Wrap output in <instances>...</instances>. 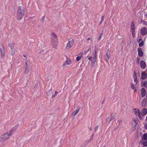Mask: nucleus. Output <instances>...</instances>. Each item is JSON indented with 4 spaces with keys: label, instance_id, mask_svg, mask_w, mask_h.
<instances>
[{
    "label": "nucleus",
    "instance_id": "47",
    "mask_svg": "<svg viewBox=\"0 0 147 147\" xmlns=\"http://www.w3.org/2000/svg\"><path fill=\"white\" fill-rule=\"evenodd\" d=\"M94 52H96V46H95L94 47Z\"/></svg>",
    "mask_w": 147,
    "mask_h": 147
},
{
    "label": "nucleus",
    "instance_id": "32",
    "mask_svg": "<svg viewBox=\"0 0 147 147\" xmlns=\"http://www.w3.org/2000/svg\"><path fill=\"white\" fill-rule=\"evenodd\" d=\"M104 18H105L104 16H102V18H101V21H100V22L99 23V24H100L102 23V21L104 20Z\"/></svg>",
    "mask_w": 147,
    "mask_h": 147
},
{
    "label": "nucleus",
    "instance_id": "4",
    "mask_svg": "<svg viewBox=\"0 0 147 147\" xmlns=\"http://www.w3.org/2000/svg\"><path fill=\"white\" fill-rule=\"evenodd\" d=\"M5 49L2 46L0 45V51L1 52V55L2 59L5 56Z\"/></svg>",
    "mask_w": 147,
    "mask_h": 147
},
{
    "label": "nucleus",
    "instance_id": "26",
    "mask_svg": "<svg viewBox=\"0 0 147 147\" xmlns=\"http://www.w3.org/2000/svg\"><path fill=\"white\" fill-rule=\"evenodd\" d=\"M65 62L67 64L69 65L71 63V61L69 59L67 58Z\"/></svg>",
    "mask_w": 147,
    "mask_h": 147
},
{
    "label": "nucleus",
    "instance_id": "17",
    "mask_svg": "<svg viewBox=\"0 0 147 147\" xmlns=\"http://www.w3.org/2000/svg\"><path fill=\"white\" fill-rule=\"evenodd\" d=\"M79 54H80V55L77 57L76 58V60L77 61H79L80 60L82 57L83 53H81L79 54Z\"/></svg>",
    "mask_w": 147,
    "mask_h": 147
},
{
    "label": "nucleus",
    "instance_id": "59",
    "mask_svg": "<svg viewBox=\"0 0 147 147\" xmlns=\"http://www.w3.org/2000/svg\"><path fill=\"white\" fill-rule=\"evenodd\" d=\"M90 130H92V128L91 127H90Z\"/></svg>",
    "mask_w": 147,
    "mask_h": 147
},
{
    "label": "nucleus",
    "instance_id": "61",
    "mask_svg": "<svg viewBox=\"0 0 147 147\" xmlns=\"http://www.w3.org/2000/svg\"><path fill=\"white\" fill-rule=\"evenodd\" d=\"M103 102H104V101H103L102 102V104H103Z\"/></svg>",
    "mask_w": 147,
    "mask_h": 147
},
{
    "label": "nucleus",
    "instance_id": "62",
    "mask_svg": "<svg viewBox=\"0 0 147 147\" xmlns=\"http://www.w3.org/2000/svg\"><path fill=\"white\" fill-rule=\"evenodd\" d=\"M93 136V134H92V137Z\"/></svg>",
    "mask_w": 147,
    "mask_h": 147
},
{
    "label": "nucleus",
    "instance_id": "60",
    "mask_svg": "<svg viewBox=\"0 0 147 147\" xmlns=\"http://www.w3.org/2000/svg\"><path fill=\"white\" fill-rule=\"evenodd\" d=\"M146 98L147 99V94H146Z\"/></svg>",
    "mask_w": 147,
    "mask_h": 147
},
{
    "label": "nucleus",
    "instance_id": "25",
    "mask_svg": "<svg viewBox=\"0 0 147 147\" xmlns=\"http://www.w3.org/2000/svg\"><path fill=\"white\" fill-rule=\"evenodd\" d=\"M9 54L12 56H13L15 54V50L13 49L11 50Z\"/></svg>",
    "mask_w": 147,
    "mask_h": 147
},
{
    "label": "nucleus",
    "instance_id": "21",
    "mask_svg": "<svg viewBox=\"0 0 147 147\" xmlns=\"http://www.w3.org/2000/svg\"><path fill=\"white\" fill-rule=\"evenodd\" d=\"M131 88L134 90L135 91H136V87L135 86L134 84L133 83L131 84Z\"/></svg>",
    "mask_w": 147,
    "mask_h": 147
},
{
    "label": "nucleus",
    "instance_id": "38",
    "mask_svg": "<svg viewBox=\"0 0 147 147\" xmlns=\"http://www.w3.org/2000/svg\"><path fill=\"white\" fill-rule=\"evenodd\" d=\"M90 49L89 48L87 50L85 51L84 52V53L85 54H86L87 53H88L90 51Z\"/></svg>",
    "mask_w": 147,
    "mask_h": 147
},
{
    "label": "nucleus",
    "instance_id": "10",
    "mask_svg": "<svg viewBox=\"0 0 147 147\" xmlns=\"http://www.w3.org/2000/svg\"><path fill=\"white\" fill-rule=\"evenodd\" d=\"M15 45V43L13 42L9 44V47L11 48V50L14 49Z\"/></svg>",
    "mask_w": 147,
    "mask_h": 147
},
{
    "label": "nucleus",
    "instance_id": "39",
    "mask_svg": "<svg viewBox=\"0 0 147 147\" xmlns=\"http://www.w3.org/2000/svg\"><path fill=\"white\" fill-rule=\"evenodd\" d=\"M140 58L138 57L137 58V63H139L140 61Z\"/></svg>",
    "mask_w": 147,
    "mask_h": 147
},
{
    "label": "nucleus",
    "instance_id": "43",
    "mask_svg": "<svg viewBox=\"0 0 147 147\" xmlns=\"http://www.w3.org/2000/svg\"><path fill=\"white\" fill-rule=\"evenodd\" d=\"M134 82L136 83V84H137V78L134 79Z\"/></svg>",
    "mask_w": 147,
    "mask_h": 147
},
{
    "label": "nucleus",
    "instance_id": "24",
    "mask_svg": "<svg viewBox=\"0 0 147 147\" xmlns=\"http://www.w3.org/2000/svg\"><path fill=\"white\" fill-rule=\"evenodd\" d=\"M16 130V129H15V128L14 127H13V128H12L10 131H9V133L11 134V135L12 134V133L13 132H14Z\"/></svg>",
    "mask_w": 147,
    "mask_h": 147
},
{
    "label": "nucleus",
    "instance_id": "19",
    "mask_svg": "<svg viewBox=\"0 0 147 147\" xmlns=\"http://www.w3.org/2000/svg\"><path fill=\"white\" fill-rule=\"evenodd\" d=\"M30 71V69L28 68V67H25L24 70V73L26 74H27Z\"/></svg>",
    "mask_w": 147,
    "mask_h": 147
},
{
    "label": "nucleus",
    "instance_id": "3",
    "mask_svg": "<svg viewBox=\"0 0 147 147\" xmlns=\"http://www.w3.org/2000/svg\"><path fill=\"white\" fill-rule=\"evenodd\" d=\"M69 42L67 44L66 47V49H69L72 47L73 45L74 42V40L72 39L71 40H70V38L68 40Z\"/></svg>",
    "mask_w": 147,
    "mask_h": 147
},
{
    "label": "nucleus",
    "instance_id": "30",
    "mask_svg": "<svg viewBox=\"0 0 147 147\" xmlns=\"http://www.w3.org/2000/svg\"><path fill=\"white\" fill-rule=\"evenodd\" d=\"M135 28V23L133 21H132L131 23V28Z\"/></svg>",
    "mask_w": 147,
    "mask_h": 147
},
{
    "label": "nucleus",
    "instance_id": "16",
    "mask_svg": "<svg viewBox=\"0 0 147 147\" xmlns=\"http://www.w3.org/2000/svg\"><path fill=\"white\" fill-rule=\"evenodd\" d=\"M110 57V53L109 52V53L107 52L106 53L105 57V59L106 61H107L108 60L109 58Z\"/></svg>",
    "mask_w": 147,
    "mask_h": 147
},
{
    "label": "nucleus",
    "instance_id": "42",
    "mask_svg": "<svg viewBox=\"0 0 147 147\" xmlns=\"http://www.w3.org/2000/svg\"><path fill=\"white\" fill-rule=\"evenodd\" d=\"M141 23H143L144 24H145L146 23V22H145L144 20H141Z\"/></svg>",
    "mask_w": 147,
    "mask_h": 147
},
{
    "label": "nucleus",
    "instance_id": "34",
    "mask_svg": "<svg viewBox=\"0 0 147 147\" xmlns=\"http://www.w3.org/2000/svg\"><path fill=\"white\" fill-rule=\"evenodd\" d=\"M110 115H112V119H114L116 118V114H115L114 115L113 114H111Z\"/></svg>",
    "mask_w": 147,
    "mask_h": 147
},
{
    "label": "nucleus",
    "instance_id": "27",
    "mask_svg": "<svg viewBox=\"0 0 147 147\" xmlns=\"http://www.w3.org/2000/svg\"><path fill=\"white\" fill-rule=\"evenodd\" d=\"M25 65H26V66L25 67H28V66H29L30 65V63L29 62H28V61L27 60H26L25 61Z\"/></svg>",
    "mask_w": 147,
    "mask_h": 147
},
{
    "label": "nucleus",
    "instance_id": "45",
    "mask_svg": "<svg viewBox=\"0 0 147 147\" xmlns=\"http://www.w3.org/2000/svg\"><path fill=\"white\" fill-rule=\"evenodd\" d=\"M38 83L36 82V83L35 84V86L34 87V88H36L37 87V86L38 85Z\"/></svg>",
    "mask_w": 147,
    "mask_h": 147
},
{
    "label": "nucleus",
    "instance_id": "51",
    "mask_svg": "<svg viewBox=\"0 0 147 147\" xmlns=\"http://www.w3.org/2000/svg\"><path fill=\"white\" fill-rule=\"evenodd\" d=\"M132 36H135V32H134V33H132Z\"/></svg>",
    "mask_w": 147,
    "mask_h": 147
},
{
    "label": "nucleus",
    "instance_id": "48",
    "mask_svg": "<svg viewBox=\"0 0 147 147\" xmlns=\"http://www.w3.org/2000/svg\"><path fill=\"white\" fill-rule=\"evenodd\" d=\"M96 58H95L94 57V58H93V61H94V62H96Z\"/></svg>",
    "mask_w": 147,
    "mask_h": 147
},
{
    "label": "nucleus",
    "instance_id": "49",
    "mask_svg": "<svg viewBox=\"0 0 147 147\" xmlns=\"http://www.w3.org/2000/svg\"><path fill=\"white\" fill-rule=\"evenodd\" d=\"M145 127L146 129H147V124L145 125Z\"/></svg>",
    "mask_w": 147,
    "mask_h": 147
},
{
    "label": "nucleus",
    "instance_id": "18",
    "mask_svg": "<svg viewBox=\"0 0 147 147\" xmlns=\"http://www.w3.org/2000/svg\"><path fill=\"white\" fill-rule=\"evenodd\" d=\"M146 100L145 98L143 99L142 102V105L143 107H144L146 105Z\"/></svg>",
    "mask_w": 147,
    "mask_h": 147
},
{
    "label": "nucleus",
    "instance_id": "57",
    "mask_svg": "<svg viewBox=\"0 0 147 147\" xmlns=\"http://www.w3.org/2000/svg\"><path fill=\"white\" fill-rule=\"evenodd\" d=\"M23 56L24 57H26V55H23Z\"/></svg>",
    "mask_w": 147,
    "mask_h": 147
},
{
    "label": "nucleus",
    "instance_id": "46",
    "mask_svg": "<svg viewBox=\"0 0 147 147\" xmlns=\"http://www.w3.org/2000/svg\"><path fill=\"white\" fill-rule=\"evenodd\" d=\"M94 53H95L94 54V57L97 58V55L96 54V52H94Z\"/></svg>",
    "mask_w": 147,
    "mask_h": 147
},
{
    "label": "nucleus",
    "instance_id": "56",
    "mask_svg": "<svg viewBox=\"0 0 147 147\" xmlns=\"http://www.w3.org/2000/svg\"><path fill=\"white\" fill-rule=\"evenodd\" d=\"M66 65L65 63H64L63 65V66H65Z\"/></svg>",
    "mask_w": 147,
    "mask_h": 147
},
{
    "label": "nucleus",
    "instance_id": "31",
    "mask_svg": "<svg viewBox=\"0 0 147 147\" xmlns=\"http://www.w3.org/2000/svg\"><path fill=\"white\" fill-rule=\"evenodd\" d=\"M103 34V32L102 31L101 33L100 34L98 38V40H100L101 38V37L102 36Z\"/></svg>",
    "mask_w": 147,
    "mask_h": 147
},
{
    "label": "nucleus",
    "instance_id": "40",
    "mask_svg": "<svg viewBox=\"0 0 147 147\" xmlns=\"http://www.w3.org/2000/svg\"><path fill=\"white\" fill-rule=\"evenodd\" d=\"M45 16H43L42 18L41 21H42V22H43L45 20Z\"/></svg>",
    "mask_w": 147,
    "mask_h": 147
},
{
    "label": "nucleus",
    "instance_id": "9",
    "mask_svg": "<svg viewBox=\"0 0 147 147\" xmlns=\"http://www.w3.org/2000/svg\"><path fill=\"white\" fill-rule=\"evenodd\" d=\"M138 56L140 57L142 56L143 54L141 48H138Z\"/></svg>",
    "mask_w": 147,
    "mask_h": 147
},
{
    "label": "nucleus",
    "instance_id": "14",
    "mask_svg": "<svg viewBox=\"0 0 147 147\" xmlns=\"http://www.w3.org/2000/svg\"><path fill=\"white\" fill-rule=\"evenodd\" d=\"M80 109V108L79 107L77 108L74 112L72 114V115L73 116H75L79 112Z\"/></svg>",
    "mask_w": 147,
    "mask_h": 147
},
{
    "label": "nucleus",
    "instance_id": "55",
    "mask_svg": "<svg viewBox=\"0 0 147 147\" xmlns=\"http://www.w3.org/2000/svg\"><path fill=\"white\" fill-rule=\"evenodd\" d=\"M90 37H88V39H87V40H90Z\"/></svg>",
    "mask_w": 147,
    "mask_h": 147
},
{
    "label": "nucleus",
    "instance_id": "8",
    "mask_svg": "<svg viewBox=\"0 0 147 147\" xmlns=\"http://www.w3.org/2000/svg\"><path fill=\"white\" fill-rule=\"evenodd\" d=\"M147 78V74L145 71L143 72L141 74V78L143 80Z\"/></svg>",
    "mask_w": 147,
    "mask_h": 147
},
{
    "label": "nucleus",
    "instance_id": "6",
    "mask_svg": "<svg viewBox=\"0 0 147 147\" xmlns=\"http://www.w3.org/2000/svg\"><path fill=\"white\" fill-rule=\"evenodd\" d=\"M57 40L58 39H57L55 40V39H52V45L55 48H56V47L57 45Z\"/></svg>",
    "mask_w": 147,
    "mask_h": 147
},
{
    "label": "nucleus",
    "instance_id": "58",
    "mask_svg": "<svg viewBox=\"0 0 147 147\" xmlns=\"http://www.w3.org/2000/svg\"><path fill=\"white\" fill-rule=\"evenodd\" d=\"M145 16H146V18H147V13L146 14Z\"/></svg>",
    "mask_w": 147,
    "mask_h": 147
},
{
    "label": "nucleus",
    "instance_id": "54",
    "mask_svg": "<svg viewBox=\"0 0 147 147\" xmlns=\"http://www.w3.org/2000/svg\"><path fill=\"white\" fill-rule=\"evenodd\" d=\"M43 50H41L40 52V53H41L42 52H43Z\"/></svg>",
    "mask_w": 147,
    "mask_h": 147
},
{
    "label": "nucleus",
    "instance_id": "33",
    "mask_svg": "<svg viewBox=\"0 0 147 147\" xmlns=\"http://www.w3.org/2000/svg\"><path fill=\"white\" fill-rule=\"evenodd\" d=\"M134 75L133 76V78H134V79H135L136 78H137V76L136 75V71H134Z\"/></svg>",
    "mask_w": 147,
    "mask_h": 147
},
{
    "label": "nucleus",
    "instance_id": "63",
    "mask_svg": "<svg viewBox=\"0 0 147 147\" xmlns=\"http://www.w3.org/2000/svg\"><path fill=\"white\" fill-rule=\"evenodd\" d=\"M103 147H104V146Z\"/></svg>",
    "mask_w": 147,
    "mask_h": 147
},
{
    "label": "nucleus",
    "instance_id": "28",
    "mask_svg": "<svg viewBox=\"0 0 147 147\" xmlns=\"http://www.w3.org/2000/svg\"><path fill=\"white\" fill-rule=\"evenodd\" d=\"M142 86L147 88V81L145 82L143 85H142Z\"/></svg>",
    "mask_w": 147,
    "mask_h": 147
},
{
    "label": "nucleus",
    "instance_id": "52",
    "mask_svg": "<svg viewBox=\"0 0 147 147\" xmlns=\"http://www.w3.org/2000/svg\"><path fill=\"white\" fill-rule=\"evenodd\" d=\"M109 53H110V49H108L107 52L109 53Z\"/></svg>",
    "mask_w": 147,
    "mask_h": 147
},
{
    "label": "nucleus",
    "instance_id": "5",
    "mask_svg": "<svg viewBox=\"0 0 147 147\" xmlns=\"http://www.w3.org/2000/svg\"><path fill=\"white\" fill-rule=\"evenodd\" d=\"M140 32L142 35H146L147 34V28L145 27H142L141 29Z\"/></svg>",
    "mask_w": 147,
    "mask_h": 147
},
{
    "label": "nucleus",
    "instance_id": "2",
    "mask_svg": "<svg viewBox=\"0 0 147 147\" xmlns=\"http://www.w3.org/2000/svg\"><path fill=\"white\" fill-rule=\"evenodd\" d=\"M11 136V134L9 132L6 133L4 134H2L0 138L1 142H3L8 139Z\"/></svg>",
    "mask_w": 147,
    "mask_h": 147
},
{
    "label": "nucleus",
    "instance_id": "53",
    "mask_svg": "<svg viewBox=\"0 0 147 147\" xmlns=\"http://www.w3.org/2000/svg\"><path fill=\"white\" fill-rule=\"evenodd\" d=\"M140 119L142 120L143 119V117H142L141 116H140Z\"/></svg>",
    "mask_w": 147,
    "mask_h": 147
},
{
    "label": "nucleus",
    "instance_id": "44",
    "mask_svg": "<svg viewBox=\"0 0 147 147\" xmlns=\"http://www.w3.org/2000/svg\"><path fill=\"white\" fill-rule=\"evenodd\" d=\"M19 126V125L18 124L16 125V126L14 127L15 128V129H16Z\"/></svg>",
    "mask_w": 147,
    "mask_h": 147
},
{
    "label": "nucleus",
    "instance_id": "13",
    "mask_svg": "<svg viewBox=\"0 0 147 147\" xmlns=\"http://www.w3.org/2000/svg\"><path fill=\"white\" fill-rule=\"evenodd\" d=\"M143 140L147 141V133L144 134L142 137Z\"/></svg>",
    "mask_w": 147,
    "mask_h": 147
},
{
    "label": "nucleus",
    "instance_id": "23",
    "mask_svg": "<svg viewBox=\"0 0 147 147\" xmlns=\"http://www.w3.org/2000/svg\"><path fill=\"white\" fill-rule=\"evenodd\" d=\"M136 115H137L139 117V118H140V113L139 110H137L135 112Z\"/></svg>",
    "mask_w": 147,
    "mask_h": 147
},
{
    "label": "nucleus",
    "instance_id": "37",
    "mask_svg": "<svg viewBox=\"0 0 147 147\" xmlns=\"http://www.w3.org/2000/svg\"><path fill=\"white\" fill-rule=\"evenodd\" d=\"M57 93H58V92H57L56 91H55V94L54 95H53L52 96V98H53L55 97L56 96V95H57Z\"/></svg>",
    "mask_w": 147,
    "mask_h": 147
},
{
    "label": "nucleus",
    "instance_id": "1",
    "mask_svg": "<svg viewBox=\"0 0 147 147\" xmlns=\"http://www.w3.org/2000/svg\"><path fill=\"white\" fill-rule=\"evenodd\" d=\"M25 8L23 6H19L17 12V18L18 20H21L24 15Z\"/></svg>",
    "mask_w": 147,
    "mask_h": 147
},
{
    "label": "nucleus",
    "instance_id": "29",
    "mask_svg": "<svg viewBox=\"0 0 147 147\" xmlns=\"http://www.w3.org/2000/svg\"><path fill=\"white\" fill-rule=\"evenodd\" d=\"M52 89H51L47 93V95L48 96H50L51 94H52Z\"/></svg>",
    "mask_w": 147,
    "mask_h": 147
},
{
    "label": "nucleus",
    "instance_id": "12",
    "mask_svg": "<svg viewBox=\"0 0 147 147\" xmlns=\"http://www.w3.org/2000/svg\"><path fill=\"white\" fill-rule=\"evenodd\" d=\"M139 46L140 47H142L144 45V42L142 39H140L138 41Z\"/></svg>",
    "mask_w": 147,
    "mask_h": 147
},
{
    "label": "nucleus",
    "instance_id": "50",
    "mask_svg": "<svg viewBox=\"0 0 147 147\" xmlns=\"http://www.w3.org/2000/svg\"><path fill=\"white\" fill-rule=\"evenodd\" d=\"M92 58V57H90L88 58V59L90 60H91Z\"/></svg>",
    "mask_w": 147,
    "mask_h": 147
},
{
    "label": "nucleus",
    "instance_id": "22",
    "mask_svg": "<svg viewBox=\"0 0 147 147\" xmlns=\"http://www.w3.org/2000/svg\"><path fill=\"white\" fill-rule=\"evenodd\" d=\"M51 34L53 36L52 39H55V40H56L57 39H58L57 37L55 34L53 33H52Z\"/></svg>",
    "mask_w": 147,
    "mask_h": 147
},
{
    "label": "nucleus",
    "instance_id": "7",
    "mask_svg": "<svg viewBox=\"0 0 147 147\" xmlns=\"http://www.w3.org/2000/svg\"><path fill=\"white\" fill-rule=\"evenodd\" d=\"M140 66L142 69H144L146 66L145 62L141 60L140 62Z\"/></svg>",
    "mask_w": 147,
    "mask_h": 147
},
{
    "label": "nucleus",
    "instance_id": "41",
    "mask_svg": "<svg viewBox=\"0 0 147 147\" xmlns=\"http://www.w3.org/2000/svg\"><path fill=\"white\" fill-rule=\"evenodd\" d=\"M98 127H99V126L98 125H97V126H96V127H95V131H97V129L98 128Z\"/></svg>",
    "mask_w": 147,
    "mask_h": 147
},
{
    "label": "nucleus",
    "instance_id": "36",
    "mask_svg": "<svg viewBox=\"0 0 147 147\" xmlns=\"http://www.w3.org/2000/svg\"><path fill=\"white\" fill-rule=\"evenodd\" d=\"M131 28V31L132 33H134V32H135V28Z\"/></svg>",
    "mask_w": 147,
    "mask_h": 147
},
{
    "label": "nucleus",
    "instance_id": "20",
    "mask_svg": "<svg viewBox=\"0 0 147 147\" xmlns=\"http://www.w3.org/2000/svg\"><path fill=\"white\" fill-rule=\"evenodd\" d=\"M112 119V115H110L109 116L107 119V121H108L109 123Z\"/></svg>",
    "mask_w": 147,
    "mask_h": 147
},
{
    "label": "nucleus",
    "instance_id": "11",
    "mask_svg": "<svg viewBox=\"0 0 147 147\" xmlns=\"http://www.w3.org/2000/svg\"><path fill=\"white\" fill-rule=\"evenodd\" d=\"M141 95L142 97H144L146 95V90L144 88H142L141 89Z\"/></svg>",
    "mask_w": 147,
    "mask_h": 147
},
{
    "label": "nucleus",
    "instance_id": "15",
    "mask_svg": "<svg viewBox=\"0 0 147 147\" xmlns=\"http://www.w3.org/2000/svg\"><path fill=\"white\" fill-rule=\"evenodd\" d=\"M142 115L145 116L147 114V109L146 108H144L142 110Z\"/></svg>",
    "mask_w": 147,
    "mask_h": 147
},
{
    "label": "nucleus",
    "instance_id": "35",
    "mask_svg": "<svg viewBox=\"0 0 147 147\" xmlns=\"http://www.w3.org/2000/svg\"><path fill=\"white\" fill-rule=\"evenodd\" d=\"M143 144L144 146H147V141L144 142L143 143Z\"/></svg>",
    "mask_w": 147,
    "mask_h": 147
}]
</instances>
